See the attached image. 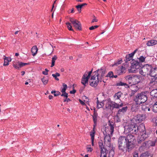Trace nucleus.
Returning <instances> with one entry per match:
<instances>
[{
  "mask_svg": "<svg viewBox=\"0 0 157 157\" xmlns=\"http://www.w3.org/2000/svg\"><path fill=\"white\" fill-rule=\"evenodd\" d=\"M131 72H135L136 71V70L137 69L140 67V63L138 61L135 60L134 59L132 60L131 61Z\"/></svg>",
  "mask_w": 157,
  "mask_h": 157,
  "instance_id": "nucleus-7",
  "label": "nucleus"
},
{
  "mask_svg": "<svg viewBox=\"0 0 157 157\" xmlns=\"http://www.w3.org/2000/svg\"><path fill=\"white\" fill-rule=\"evenodd\" d=\"M57 59V57L56 56H55L54 57L52 58V64L51 66V67H52L55 65V63Z\"/></svg>",
  "mask_w": 157,
  "mask_h": 157,
  "instance_id": "nucleus-32",
  "label": "nucleus"
},
{
  "mask_svg": "<svg viewBox=\"0 0 157 157\" xmlns=\"http://www.w3.org/2000/svg\"><path fill=\"white\" fill-rule=\"evenodd\" d=\"M151 70V66L148 64L142 67L140 70V73L143 76L149 75Z\"/></svg>",
  "mask_w": 157,
  "mask_h": 157,
  "instance_id": "nucleus-6",
  "label": "nucleus"
},
{
  "mask_svg": "<svg viewBox=\"0 0 157 157\" xmlns=\"http://www.w3.org/2000/svg\"><path fill=\"white\" fill-rule=\"evenodd\" d=\"M41 80L42 81L43 84L44 85H45L48 83V79L47 78L44 77L41 79Z\"/></svg>",
  "mask_w": 157,
  "mask_h": 157,
  "instance_id": "nucleus-33",
  "label": "nucleus"
},
{
  "mask_svg": "<svg viewBox=\"0 0 157 157\" xmlns=\"http://www.w3.org/2000/svg\"><path fill=\"white\" fill-rule=\"evenodd\" d=\"M125 78L129 84L132 85L136 84L138 83L141 80L140 76L139 75H129L126 76Z\"/></svg>",
  "mask_w": 157,
  "mask_h": 157,
  "instance_id": "nucleus-3",
  "label": "nucleus"
},
{
  "mask_svg": "<svg viewBox=\"0 0 157 157\" xmlns=\"http://www.w3.org/2000/svg\"><path fill=\"white\" fill-rule=\"evenodd\" d=\"M92 70L91 71L88 72L87 73H86L87 74L86 77L89 78L91 74H92Z\"/></svg>",
  "mask_w": 157,
  "mask_h": 157,
  "instance_id": "nucleus-55",
  "label": "nucleus"
},
{
  "mask_svg": "<svg viewBox=\"0 0 157 157\" xmlns=\"http://www.w3.org/2000/svg\"><path fill=\"white\" fill-rule=\"evenodd\" d=\"M113 73L112 71H110L107 75V76H109L110 78H113Z\"/></svg>",
  "mask_w": 157,
  "mask_h": 157,
  "instance_id": "nucleus-50",
  "label": "nucleus"
},
{
  "mask_svg": "<svg viewBox=\"0 0 157 157\" xmlns=\"http://www.w3.org/2000/svg\"><path fill=\"white\" fill-rule=\"evenodd\" d=\"M145 140L142 138L141 137H139L138 139L137 140L138 143V144H140L142 143H143L144 142Z\"/></svg>",
  "mask_w": 157,
  "mask_h": 157,
  "instance_id": "nucleus-43",
  "label": "nucleus"
},
{
  "mask_svg": "<svg viewBox=\"0 0 157 157\" xmlns=\"http://www.w3.org/2000/svg\"><path fill=\"white\" fill-rule=\"evenodd\" d=\"M61 96H63L66 98L68 97V94L66 92L62 93V94L61 95Z\"/></svg>",
  "mask_w": 157,
  "mask_h": 157,
  "instance_id": "nucleus-51",
  "label": "nucleus"
},
{
  "mask_svg": "<svg viewBox=\"0 0 157 157\" xmlns=\"http://www.w3.org/2000/svg\"><path fill=\"white\" fill-rule=\"evenodd\" d=\"M70 101V99L69 98H68V97H67L66 98V99L63 101V102H65L67 101V102H68Z\"/></svg>",
  "mask_w": 157,
  "mask_h": 157,
  "instance_id": "nucleus-64",
  "label": "nucleus"
},
{
  "mask_svg": "<svg viewBox=\"0 0 157 157\" xmlns=\"http://www.w3.org/2000/svg\"><path fill=\"white\" fill-rule=\"evenodd\" d=\"M114 154V151L113 150H110L109 153L108 157H113Z\"/></svg>",
  "mask_w": 157,
  "mask_h": 157,
  "instance_id": "nucleus-38",
  "label": "nucleus"
},
{
  "mask_svg": "<svg viewBox=\"0 0 157 157\" xmlns=\"http://www.w3.org/2000/svg\"><path fill=\"white\" fill-rule=\"evenodd\" d=\"M122 62V60L121 59H120L118 60V61H117L116 63L114 64V65H118L119 64H121Z\"/></svg>",
  "mask_w": 157,
  "mask_h": 157,
  "instance_id": "nucleus-53",
  "label": "nucleus"
},
{
  "mask_svg": "<svg viewBox=\"0 0 157 157\" xmlns=\"http://www.w3.org/2000/svg\"><path fill=\"white\" fill-rule=\"evenodd\" d=\"M99 25L93 26L89 28V29L90 30H93L98 28V27H99Z\"/></svg>",
  "mask_w": 157,
  "mask_h": 157,
  "instance_id": "nucleus-49",
  "label": "nucleus"
},
{
  "mask_svg": "<svg viewBox=\"0 0 157 157\" xmlns=\"http://www.w3.org/2000/svg\"><path fill=\"white\" fill-rule=\"evenodd\" d=\"M122 106V103H121V104H117L115 103V102H113L112 109H113L114 108L118 109L120 107H121Z\"/></svg>",
  "mask_w": 157,
  "mask_h": 157,
  "instance_id": "nucleus-24",
  "label": "nucleus"
},
{
  "mask_svg": "<svg viewBox=\"0 0 157 157\" xmlns=\"http://www.w3.org/2000/svg\"><path fill=\"white\" fill-rule=\"evenodd\" d=\"M132 59V58H129L128 57V56H126V61L127 62L130 61Z\"/></svg>",
  "mask_w": 157,
  "mask_h": 157,
  "instance_id": "nucleus-62",
  "label": "nucleus"
},
{
  "mask_svg": "<svg viewBox=\"0 0 157 157\" xmlns=\"http://www.w3.org/2000/svg\"><path fill=\"white\" fill-rule=\"evenodd\" d=\"M126 138V148L127 149V151L129 152L134 147V145L133 144V141L135 139L134 136L131 134H128Z\"/></svg>",
  "mask_w": 157,
  "mask_h": 157,
  "instance_id": "nucleus-4",
  "label": "nucleus"
},
{
  "mask_svg": "<svg viewBox=\"0 0 157 157\" xmlns=\"http://www.w3.org/2000/svg\"><path fill=\"white\" fill-rule=\"evenodd\" d=\"M92 116L96 117L98 116V113L96 111L95 109H94V114Z\"/></svg>",
  "mask_w": 157,
  "mask_h": 157,
  "instance_id": "nucleus-56",
  "label": "nucleus"
},
{
  "mask_svg": "<svg viewBox=\"0 0 157 157\" xmlns=\"http://www.w3.org/2000/svg\"><path fill=\"white\" fill-rule=\"evenodd\" d=\"M145 116L143 114H138L135 118L137 123H139L144 120L145 118Z\"/></svg>",
  "mask_w": 157,
  "mask_h": 157,
  "instance_id": "nucleus-11",
  "label": "nucleus"
},
{
  "mask_svg": "<svg viewBox=\"0 0 157 157\" xmlns=\"http://www.w3.org/2000/svg\"><path fill=\"white\" fill-rule=\"evenodd\" d=\"M146 58V57H144L143 56H141L139 58V60L140 62H144Z\"/></svg>",
  "mask_w": 157,
  "mask_h": 157,
  "instance_id": "nucleus-47",
  "label": "nucleus"
},
{
  "mask_svg": "<svg viewBox=\"0 0 157 157\" xmlns=\"http://www.w3.org/2000/svg\"><path fill=\"white\" fill-rule=\"evenodd\" d=\"M113 102L111 101H108L106 104V108H112Z\"/></svg>",
  "mask_w": 157,
  "mask_h": 157,
  "instance_id": "nucleus-29",
  "label": "nucleus"
},
{
  "mask_svg": "<svg viewBox=\"0 0 157 157\" xmlns=\"http://www.w3.org/2000/svg\"><path fill=\"white\" fill-rule=\"evenodd\" d=\"M94 19L93 20L91 21V23H94V22H97L98 21V19L96 18V17H95V16H94Z\"/></svg>",
  "mask_w": 157,
  "mask_h": 157,
  "instance_id": "nucleus-61",
  "label": "nucleus"
},
{
  "mask_svg": "<svg viewBox=\"0 0 157 157\" xmlns=\"http://www.w3.org/2000/svg\"><path fill=\"white\" fill-rule=\"evenodd\" d=\"M156 142V139L154 140L153 141H150L149 142V144L150 146H154L155 145V144Z\"/></svg>",
  "mask_w": 157,
  "mask_h": 157,
  "instance_id": "nucleus-41",
  "label": "nucleus"
},
{
  "mask_svg": "<svg viewBox=\"0 0 157 157\" xmlns=\"http://www.w3.org/2000/svg\"><path fill=\"white\" fill-rule=\"evenodd\" d=\"M136 92H137V91H135V90H134L132 89V91H131V96H133L135 94V93H136Z\"/></svg>",
  "mask_w": 157,
  "mask_h": 157,
  "instance_id": "nucleus-60",
  "label": "nucleus"
},
{
  "mask_svg": "<svg viewBox=\"0 0 157 157\" xmlns=\"http://www.w3.org/2000/svg\"><path fill=\"white\" fill-rule=\"evenodd\" d=\"M136 84L132 85L130 86V87H131V89L135 90V91H137L139 89V88L136 85Z\"/></svg>",
  "mask_w": 157,
  "mask_h": 157,
  "instance_id": "nucleus-34",
  "label": "nucleus"
},
{
  "mask_svg": "<svg viewBox=\"0 0 157 157\" xmlns=\"http://www.w3.org/2000/svg\"><path fill=\"white\" fill-rule=\"evenodd\" d=\"M69 20L75 28L79 30H81V24L79 21L76 19H74L73 18L70 17Z\"/></svg>",
  "mask_w": 157,
  "mask_h": 157,
  "instance_id": "nucleus-8",
  "label": "nucleus"
},
{
  "mask_svg": "<svg viewBox=\"0 0 157 157\" xmlns=\"http://www.w3.org/2000/svg\"><path fill=\"white\" fill-rule=\"evenodd\" d=\"M63 88L62 89L61 91L62 93L66 92V89L67 88V85L64 83L63 84Z\"/></svg>",
  "mask_w": 157,
  "mask_h": 157,
  "instance_id": "nucleus-36",
  "label": "nucleus"
},
{
  "mask_svg": "<svg viewBox=\"0 0 157 157\" xmlns=\"http://www.w3.org/2000/svg\"><path fill=\"white\" fill-rule=\"evenodd\" d=\"M122 95V93L121 92H119L116 93L113 96L115 100L119 99Z\"/></svg>",
  "mask_w": 157,
  "mask_h": 157,
  "instance_id": "nucleus-22",
  "label": "nucleus"
},
{
  "mask_svg": "<svg viewBox=\"0 0 157 157\" xmlns=\"http://www.w3.org/2000/svg\"><path fill=\"white\" fill-rule=\"evenodd\" d=\"M117 69V73L119 75H121L123 73H125L126 71V69L125 67L121 66V67H119Z\"/></svg>",
  "mask_w": 157,
  "mask_h": 157,
  "instance_id": "nucleus-16",
  "label": "nucleus"
},
{
  "mask_svg": "<svg viewBox=\"0 0 157 157\" xmlns=\"http://www.w3.org/2000/svg\"><path fill=\"white\" fill-rule=\"evenodd\" d=\"M127 130L129 132L135 134L138 132L137 126L135 124H131L128 126Z\"/></svg>",
  "mask_w": 157,
  "mask_h": 157,
  "instance_id": "nucleus-9",
  "label": "nucleus"
},
{
  "mask_svg": "<svg viewBox=\"0 0 157 157\" xmlns=\"http://www.w3.org/2000/svg\"><path fill=\"white\" fill-rule=\"evenodd\" d=\"M79 101L80 103V104L82 105H86L85 103L82 101L80 99H79Z\"/></svg>",
  "mask_w": 157,
  "mask_h": 157,
  "instance_id": "nucleus-63",
  "label": "nucleus"
},
{
  "mask_svg": "<svg viewBox=\"0 0 157 157\" xmlns=\"http://www.w3.org/2000/svg\"><path fill=\"white\" fill-rule=\"evenodd\" d=\"M95 72L96 74L91 77L90 82V85L94 87L97 86L99 81H102L106 71L104 68H101L98 69Z\"/></svg>",
  "mask_w": 157,
  "mask_h": 157,
  "instance_id": "nucleus-1",
  "label": "nucleus"
},
{
  "mask_svg": "<svg viewBox=\"0 0 157 157\" xmlns=\"http://www.w3.org/2000/svg\"><path fill=\"white\" fill-rule=\"evenodd\" d=\"M137 128L138 131H139L140 132L143 133L144 132L145 133L146 132L144 125L143 123L140 124L137 126Z\"/></svg>",
  "mask_w": 157,
  "mask_h": 157,
  "instance_id": "nucleus-15",
  "label": "nucleus"
},
{
  "mask_svg": "<svg viewBox=\"0 0 157 157\" xmlns=\"http://www.w3.org/2000/svg\"><path fill=\"white\" fill-rule=\"evenodd\" d=\"M103 134L105 136L104 139V143L105 144H108L110 145L111 140L110 136L106 128L105 129V132H103Z\"/></svg>",
  "mask_w": 157,
  "mask_h": 157,
  "instance_id": "nucleus-10",
  "label": "nucleus"
},
{
  "mask_svg": "<svg viewBox=\"0 0 157 157\" xmlns=\"http://www.w3.org/2000/svg\"><path fill=\"white\" fill-rule=\"evenodd\" d=\"M99 145L101 149V153L106 152V149L105 148L102 142H99Z\"/></svg>",
  "mask_w": 157,
  "mask_h": 157,
  "instance_id": "nucleus-23",
  "label": "nucleus"
},
{
  "mask_svg": "<svg viewBox=\"0 0 157 157\" xmlns=\"http://www.w3.org/2000/svg\"><path fill=\"white\" fill-rule=\"evenodd\" d=\"M133 157H139L138 152L137 151H134L133 155Z\"/></svg>",
  "mask_w": 157,
  "mask_h": 157,
  "instance_id": "nucleus-48",
  "label": "nucleus"
},
{
  "mask_svg": "<svg viewBox=\"0 0 157 157\" xmlns=\"http://www.w3.org/2000/svg\"><path fill=\"white\" fill-rule=\"evenodd\" d=\"M87 74L85 73L83 75L81 83L84 86H86V84L88 83L89 78L86 77Z\"/></svg>",
  "mask_w": 157,
  "mask_h": 157,
  "instance_id": "nucleus-13",
  "label": "nucleus"
},
{
  "mask_svg": "<svg viewBox=\"0 0 157 157\" xmlns=\"http://www.w3.org/2000/svg\"><path fill=\"white\" fill-rule=\"evenodd\" d=\"M5 58H4V63L3 64L4 66H8L9 65V63L8 62V57L4 56Z\"/></svg>",
  "mask_w": 157,
  "mask_h": 157,
  "instance_id": "nucleus-35",
  "label": "nucleus"
},
{
  "mask_svg": "<svg viewBox=\"0 0 157 157\" xmlns=\"http://www.w3.org/2000/svg\"><path fill=\"white\" fill-rule=\"evenodd\" d=\"M141 109L142 110L145 111H149L150 110V108L149 107V105L148 104L142 105Z\"/></svg>",
  "mask_w": 157,
  "mask_h": 157,
  "instance_id": "nucleus-21",
  "label": "nucleus"
},
{
  "mask_svg": "<svg viewBox=\"0 0 157 157\" xmlns=\"http://www.w3.org/2000/svg\"><path fill=\"white\" fill-rule=\"evenodd\" d=\"M116 85L118 86H124L126 87H128L129 86L126 83L122 82H119L116 83Z\"/></svg>",
  "mask_w": 157,
  "mask_h": 157,
  "instance_id": "nucleus-27",
  "label": "nucleus"
},
{
  "mask_svg": "<svg viewBox=\"0 0 157 157\" xmlns=\"http://www.w3.org/2000/svg\"><path fill=\"white\" fill-rule=\"evenodd\" d=\"M157 44V40L154 39L148 41L146 43V45L148 46H153Z\"/></svg>",
  "mask_w": 157,
  "mask_h": 157,
  "instance_id": "nucleus-14",
  "label": "nucleus"
},
{
  "mask_svg": "<svg viewBox=\"0 0 157 157\" xmlns=\"http://www.w3.org/2000/svg\"><path fill=\"white\" fill-rule=\"evenodd\" d=\"M52 75L53 77L59 76H60V74L56 72L55 73V74H52Z\"/></svg>",
  "mask_w": 157,
  "mask_h": 157,
  "instance_id": "nucleus-58",
  "label": "nucleus"
},
{
  "mask_svg": "<svg viewBox=\"0 0 157 157\" xmlns=\"http://www.w3.org/2000/svg\"><path fill=\"white\" fill-rule=\"evenodd\" d=\"M140 157H152V156L150 153L146 152L141 154Z\"/></svg>",
  "mask_w": 157,
  "mask_h": 157,
  "instance_id": "nucleus-26",
  "label": "nucleus"
},
{
  "mask_svg": "<svg viewBox=\"0 0 157 157\" xmlns=\"http://www.w3.org/2000/svg\"><path fill=\"white\" fill-rule=\"evenodd\" d=\"M150 76H156L157 75V67H156L153 68L151 67V70L150 73Z\"/></svg>",
  "mask_w": 157,
  "mask_h": 157,
  "instance_id": "nucleus-18",
  "label": "nucleus"
},
{
  "mask_svg": "<svg viewBox=\"0 0 157 157\" xmlns=\"http://www.w3.org/2000/svg\"><path fill=\"white\" fill-rule=\"evenodd\" d=\"M127 109V107L126 106L119 109L117 115V117H119L121 115H123L124 113L126 112Z\"/></svg>",
  "mask_w": 157,
  "mask_h": 157,
  "instance_id": "nucleus-12",
  "label": "nucleus"
},
{
  "mask_svg": "<svg viewBox=\"0 0 157 157\" xmlns=\"http://www.w3.org/2000/svg\"><path fill=\"white\" fill-rule=\"evenodd\" d=\"M151 95L153 97L155 98L157 97V89H155L152 90L150 92Z\"/></svg>",
  "mask_w": 157,
  "mask_h": 157,
  "instance_id": "nucleus-25",
  "label": "nucleus"
},
{
  "mask_svg": "<svg viewBox=\"0 0 157 157\" xmlns=\"http://www.w3.org/2000/svg\"><path fill=\"white\" fill-rule=\"evenodd\" d=\"M61 94V93L59 91H56L55 94H54L55 96H57Z\"/></svg>",
  "mask_w": 157,
  "mask_h": 157,
  "instance_id": "nucleus-59",
  "label": "nucleus"
},
{
  "mask_svg": "<svg viewBox=\"0 0 157 157\" xmlns=\"http://www.w3.org/2000/svg\"><path fill=\"white\" fill-rule=\"evenodd\" d=\"M97 108L99 109V108L102 107L104 105V103L102 102H99L98 100H97Z\"/></svg>",
  "mask_w": 157,
  "mask_h": 157,
  "instance_id": "nucleus-28",
  "label": "nucleus"
},
{
  "mask_svg": "<svg viewBox=\"0 0 157 157\" xmlns=\"http://www.w3.org/2000/svg\"><path fill=\"white\" fill-rule=\"evenodd\" d=\"M148 136V134L146 133V132H143L140 137H141L144 140L146 139Z\"/></svg>",
  "mask_w": 157,
  "mask_h": 157,
  "instance_id": "nucleus-31",
  "label": "nucleus"
},
{
  "mask_svg": "<svg viewBox=\"0 0 157 157\" xmlns=\"http://www.w3.org/2000/svg\"><path fill=\"white\" fill-rule=\"evenodd\" d=\"M48 70L46 68L45 69V71H43L42 73L44 75H47L48 74Z\"/></svg>",
  "mask_w": 157,
  "mask_h": 157,
  "instance_id": "nucleus-52",
  "label": "nucleus"
},
{
  "mask_svg": "<svg viewBox=\"0 0 157 157\" xmlns=\"http://www.w3.org/2000/svg\"><path fill=\"white\" fill-rule=\"evenodd\" d=\"M93 118L94 122V127H95L96 126V124H97V117L93 116Z\"/></svg>",
  "mask_w": 157,
  "mask_h": 157,
  "instance_id": "nucleus-44",
  "label": "nucleus"
},
{
  "mask_svg": "<svg viewBox=\"0 0 157 157\" xmlns=\"http://www.w3.org/2000/svg\"><path fill=\"white\" fill-rule=\"evenodd\" d=\"M147 97L146 93L144 92L138 94L135 97L134 100L137 105H140L145 102Z\"/></svg>",
  "mask_w": 157,
  "mask_h": 157,
  "instance_id": "nucleus-2",
  "label": "nucleus"
},
{
  "mask_svg": "<svg viewBox=\"0 0 157 157\" xmlns=\"http://www.w3.org/2000/svg\"><path fill=\"white\" fill-rule=\"evenodd\" d=\"M18 63H19V65H20V68L23 67L24 66L29 64V63H24L22 62H18Z\"/></svg>",
  "mask_w": 157,
  "mask_h": 157,
  "instance_id": "nucleus-46",
  "label": "nucleus"
},
{
  "mask_svg": "<svg viewBox=\"0 0 157 157\" xmlns=\"http://www.w3.org/2000/svg\"><path fill=\"white\" fill-rule=\"evenodd\" d=\"M100 157H106V152L101 153Z\"/></svg>",
  "mask_w": 157,
  "mask_h": 157,
  "instance_id": "nucleus-54",
  "label": "nucleus"
},
{
  "mask_svg": "<svg viewBox=\"0 0 157 157\" xmlns=\"http://www.w3.org/2000/svg\"><path fill=\"white\" fill-rule=\"evenodd\" d=\"M153 111L154 112L157 113V101L153 105Z\"/></svg>",
  "mask_w": 157,
  "mask_h": 157,
  "instance_id": "nucleus-39",
  "label": "nucleus"
},
{
  "mask_svg": "<svg viewBox=\"0 0 157 157\" xmlns=\"http://www.w3.org/2000/svg\"><path fill=\"white\" fill-rule=\"evenodd\" d=\"M38 50V49L36 46L35 45L33 46L31 49L32 55L33 56H35L37 53Z\"/></svg>",
  "mask_w": 157,
  "mask_h": 157,
  "instance_id": "nucleus-19",
  "label": "nucleus"
},
{
  "mask_svg": "<svg viewBox=\"0 0 157 157\" xmlns=\"http://www.w3.org/2000/svg\"><path fill=\"white\" fill-rule=\"evenodd\" d=\"M151 83H152L154 82H156L157 80V77L156 76H151Z\"/></svg>",
  "mask_w": 157,
  "mask_h": 157,
  "instance_id": "nucleus-37",
  "label": "nucleus"
},
{
  "mask_svg": "<svg viewBox=\"0 0 157 157\" xmlns=\"http://www.w3.org/2000/svg\"><path fill=\"white\" fill-rule=\"evenodd\" d=\"M13 67L16 69H19L20 68L18 62L17 63V64L15 62L13 63Z\"/></svg>",
  "mask_w": 157,
  "mask_h": 157,
  "instance_id": "nucleus-42",
  "label": "nucleus"
},
{
  "mask_svg": "<svg viewBox=\"0 0 157 157\" xmlns=\"http://www.w3.org/2000/svg\"><path fill=\"white\" fill-rule=\"evenodd\" d=\"M95 127H94L93 129L91 130L90 132V135L91 136V139H94L95 136V131H94V128Z\"/></svg>",
  "mask_w": 157,
  "mask_h": 157,
  "instance_id": "nucleus-30",
  "label": "nucleus"
},
{
  "mask_svg": "<svg viewBox=\"0 0 157 157\" xmlns=\"http://www.w3.org/2000/svg\"><path fill=\"white\" fill-rule=\"evenodd\" d=\"M126 138L125 136H120L118 140V145L119 149L121 151L124 152L125 150H127L126 148Z\"/></svg>",
  "mask_w": 157,
  "mask_h": 157,
  "instance_id": "nucleus-5",
  "label": "nucleus"
},
{
  "mask_svg": "<svg viewBox=\"0 0 157 157\" xmlns=\"http://www.w3.org/2000/svg\"><path fill=\"white\" fill-rule=\"evenodd\" d=\"M108 124L109 126L110 134L112 135L114 132V123L113 122L109 121Z\"/></svg>",
  "mask_w": 157,
  "mask_h": 157,
  "instance_id": "nucleus-17",
  "label": "nucleus"
},
{
  "mask_svg": "<svg viewBox=\"0 0 157 157\" xmlns=\"http://www.w3.org/2000/svg\"><path fill=\"white\" fill-rule=\"evenodd\" d=\"M66 24L67 25V28L69 30L73 31V30L72 28V26L70 22H67L66 23Z\"/></svg>",
  "mask_w": 157,
  "mask_h": 157,
  "instance_id": "nucleus-40",
  "label": "nucleus"
},
{
  "mask_svg": "<svg viewBox=\"0 0 157 157\" xmlns=\"http://www.w3.org/2000/svg\"><path fill=\"white\" fill-rule=\"evenodd\" d=\"M90 147H91V146L90 145L89 147H87V151L91 152L93 150V149Z\"/></svg>",
  "mask_w": 157,
  "mask_h": 157,
  "instance_id": "nucleus-57",
  "label": "nucleus"
},
{
  "mask_svg": "<svg viewBox=\"0 0 157 157\" xmlns=\"http://www.w3.org/2000/svg\"><path fill=\"white\" fill-rule=\"evenodd\" d=\"M87 5V4L86 3H84L78 6H75V7L77 9L78 11L79 12V13H80L81 11V8H82V7Z\"/></svg>",
  "mask_w": 157,
  "mask_h": 157,
  "instance_id": "nucleus-20",
  "label": "nucleus"
},
{
  "mask_svg": "<svg viewBox=\"0 0 157 157\" xmlns=\"http://www.w3.org/2000/svg\"><path fill=\"white\" fill-rule=\"evenodd\" d=\"M137 51V49H136L133 52L129 54L128 55V57H129V58L132 59V58L134 56V55L135 54L136 52V51Z\"/></svg>",
  "mask_w": 157,
  "mask_h": 157,
  "instance_id": "nucleus-45",
  "label": "nucleus"
}]
</instances>
